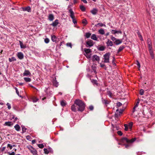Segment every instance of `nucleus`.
I'll use <instances>...</instances> for the list:
<instances>
[{"label": "nucleus", "mask_w": 155, "mask_h": 155, "mask_svg": "<svg viewBox=\"0 0 155 155\" xmlns=\"http://www.w3.org/2000/svg\"><path fill=\"white\" fill-rule=\"evenodd\" d=\"M117 105L118 107L122 105V104L120 102H118L117 103Z\"/></svg>", "instance_id": "60"}, {"label": "nucleus", "mask_w": 155, "mask_h": 155, "mask_svg": "<svg viewBox=\"0 0 155 155\" xmlns=\"http://www.w3.org/2000/svg\"><path fill=\"white\" fill-rule=\"evenodd\" d=\"M150 54L151 55V56H152V57H153L154 56H153V52L152 51H151V50H150Z\"/></svg>", "instance_id": "63"}, {"label": "nucleus", "mask_w": 155, "mask_h": 155, "mask_svg": "<svg viewBox=\"0 0 155 155\" xmlns=\"http://www.w3.org/2000/svg\"><path fill=\"white\" fill-rule=\"evenodd\" d=\"M104 49H105V48L103 46H101L99 48V50L100 51H103L104 50Z\"/></svg>", "instance_id": "46"}, {"label": "nucleus", "mask_w": 155, "mask_h": 155, "mask_svg": "<svg viewBox=\"0 0 155 155\" xmlns=\"http://www.w3.org/2000/svg\"><path fill=\"white\" fill-rule=\"evenodd\" d=\"M147 44L149 50H151L152 49V47L151 46V42L150 38H148L147 40Z\"/></svg>", "instance_id": "6"}, {"label": "nucleus", "mask_w": 155, "mask_h": 155, "mask_svg": "<svg viewBox=\"0 0 155 155\" xmlns=\"http://www.w3.org/2000/svg\"><path fill=\"white\" fill-rule=\"evenodd\" d=\"M110 54L109 53H106L103 56L104 62V63H109L110 62L109 58Z\"/></svg>", "instance_id": "3"}, {"label": "nucleus", "mask_w": 155, "mask_h": 155, "mask_svg": "<svg viewBox=\"0 0 155 155\" xmlns=\"http://www.w3.org/2000/svg\"><path fill=\"white\" fill-rule=\"evenodd\" d=\"M132 125H133L132 122H130L129 123L128 125V127H129L130 129H131V128L132 126Z\"/></svg>", "instance_id": "42"}, {"label": "nucleus", "mask_w": 155, "mask_h": 155, "mask_svg": "<svg viewBox=\"0 0 155 155\" xmlns=\"http://www.w3.org/2000/svg\"><path fill=\"white\" fill-rule=\"evenodd\" d=\"M91 38L94 40L98 41V39L95 34H93L91 36Z\"/></svg>", "instance_id": "21"}, {"label": "nucleus", "mask_w": 155, "mask_h": 155, "mask_svg": "<svg viewBox=\"0 0 155 155\" xmlns=\"http://www.w3.org/2000/svg\"><path fill=\"white\" fill-rule=\"evenodd\" d=\"M144 93V90L142 89H140V94L141 95H143V94Z\"/></svg>", "instance_id": "44"}, {"label": "nucleus", "mask_w": 155, "mask_h": 155, "mask_svg": "<svg viewBox=\"0 0 155 155\" xmlns=\"http://www.w3.org/2000/svg\"><path fill=\"white\" fill-rule=\"evenodd\" d=\"M138 37L139 38H140V40L141 41H143V39L142 37L141 36V35L140 34V33H138Z\"/></svg>", "instance_id": "49"}, {"label": "nucleus", "mask_w": 155, "mask_h": 155, "mask_svg": "<svg viewBox=\"0 0 155 155\" xmlns=\"http://www.w3.org/2000/svg\"><path fill=\"white\" fill-rule=\"evenodd\" d=\"M72 19V21L74 23V24H76L77 23V22L76 20V19L74 18H73V19Z\"/></svg>", "instance_id": "50"}, {"label": "nucleus", "mask_w": 155, "mask_h": 155, "mask_svg": "<svg viewBox=\"0 0 155 155\" xmlns=\"http://www.w3.org/2000/svg\"><path fill=\"white\" fill-rule=\"evenodd\" d=\"M22 129V131L23 133H24L26 131L27 129L25 127V126L21 125V126Z\"/></svg>", "instance_id": "34"}, {"label": "nucleus", "mask_w": 155, "mask_h": 155, "mask_svg": "<svg viewBox=\"0 0 155 155\" xmlns=\"http://www.w3.org/2000/svg\"><path fill=\"white\" fill-rule=\"evenodd\" d=\"M53 84L56 87H57L58 85V83L56 80V79L55 80H54L53 81Z\"/></svg>", "instance_id": "22"}, {"label": "nucleus", "mask_w": 155, "mask_h": 155, "mask_svg": "<svg viewBox=\"0 0 155 155\" xmlns=\"http://www.w3.org/2000/svg\"><path fill=\"white\" fill-rule=\"evenodd\" d=\"M52 150V149L50 147L48 148V150L46 148H44V153L46 154H47L49 153V150L51 151Z\"/></svg>", "instance_id": "17"}, {"label": "nucleus", "mask_w": 155, "mask_h": 155, "mask_svg": "<svg viewBox=\"0 0 155 155\" xmlns=\"http://www.w3.org/2000/svg\"><path fill=\"white\" fill-rule=\"evenodd\" d=\"M15 129L17 131H19L20 130V126L18 124H16L15 126Z\"/></svg>", "instance_id": "23"}, {"label": "nucleus", "mask_w": 155, "mask_h": 155, "mask_svg": "<svg viewBox=\"0 0 155 155\" xmlns=\"http://www.w3.org/2000/svg\"><path fill=\"white\" fill-rule=\"evenodd\" d=\"M22 10L23 11H27L28 12H31V8L29 6L25 7H23L22 8Z\"/></svg>", "instance_id": "7"}, {"label": "nucleus", "mask_w": 155, "mask_h": 155, "mask_svg": "<svg viewBox=\"0 0 155 155\" xmlns=\"http://www.w3.org/2000/svg\"><path fill=\"white\" fill-rule=\"evenodd\" d=\"M31 75V73L29 72L28 70H25L23 74L24 76H30Z\"/></svg>", "instance_id": "12"}, {"label": "nucleus", "mask_w": 155, "mask_h": 155, "mask_svg": "<svg viewBox=\"0 0 155 155\" xmlns=\"http://www.w3.org/2000/svg\"><path fill=\"white\" fill-rule=\"evenodd\" d=\"M114 42L116 45H118L122 43V41L120 39H117Z\"/></svg>", "instance_id": "13"}, {"label": "nucleus", "mask_w": 155, "mask_h": 155, "mask_svg": "<svg viewBox=\"0 0 155 155\" xmlns=\"http://www.w3.org/2000/svg\"><path fill=\"white\" fill-rule=\"evenodd\" d=\"M6 105L8 106V108L9 110L11 109V104L8 103H7L6 104Z\"/></svg>", "instance_id": "47"}, {"label": "nucleus", "mask_w": 155, "mask_h": 155, "mask_svg": "<svg viewBox=\"0 0 155 155\" xmlns=\"http://www.w3.org/2000/svg\"><path fill=\"white\" fill-rule=\"evenodd\" d=\"M54 19V16L52 14H49L48 16V19L50 21H52Z\"/></svg>", "instance_id": "18"}, {"label": "nucleus", "mask_w": 155, "mask_h": 155, "mask_svg": "<svg viewBox=\"0 0 155 155\" xmlns=\"http://www.w3.org/2000/svg\"><path fill=\"white\" fill-rule=\"evenodd\" d=\"M92 60L93 61H99L100 60V57L96 55H94L92 57Z\"/></svg>", "instance_id": "9"}, {"label": "nucleus", "mask_w": 155, "mask_h": 155, "mask_svg": "<svg viewBox=\"0 0 155 155\" xmlns=\"http://www.w3.org/2000/svg\"><path fill=\"white\" fill-rule=\"evenodd\" d=\"M111 39L114 41H115V40L117 39V38H115L113 37L112 35L111 36Z\"/></svg>", "instance_id": "48"}, {"label": "nucleus", "mask_w": 155, "mask_h": 155, "mask_svg": "<svg viewBox=\"0 0 155 155\" xmlns=\"http://www.w3.org/2000/svg\"><path fill=\"white\" fill-rule=\"evenodd\" d=\"M8 153L9 155H15V153L14 152H12V153L8 152Z\"/></svg>", "instance_id": "58"}, {"label": "nucleus", "mask_w": 155, "mask_h": 155, "mask_svg": "<svg viewBox=\"0 0 155 155\" xmlns=\"http://www.w3.org/2000/svg\"><path fill=\"white\" fill-rule=\"evenodd\" d=\"M125 147L127 148H128L130 146V144H125Z\"/></svg>", "instance_id": "59"}, {"label": "nucleus", "mask_w": 155, "mask_h": 155, "mask_svg": "<svg viewBox=\"0 0 155 155\" xmlns=\"http://www.w3.org/2000/svg\"><path fill=\"white\" fill-rule=\"evenodd\" d=\"M67 45L68 46V47H71V43H67Z\"/></svg>", "instance_id": "62"}, {"label": "nucleus", "mask_w": 155, "mask_h": 155, "mask_svg": "<svg viewBox=\"0 0 155 155\" xmlns=\"http://www.w3.org/2000/svg\"><path fill=\"white\" fill-rule=\"evenodd\" d=\"M58 19H56L51 25L53 27H56L58 25Z\"/></svg>", "instance_id": "14"}, {"label": "nucleus", "mask_w": 155, "mask_h": 155, "mask_svg": "<svg viewBox=\"0 0 155 155\" xmlns=\"http://www.w3.org/2000/svg\"><path fill=\"white\" fill-rule=\"evenodd\" d=\"M84 55L86 56V58L88 59L90 58H91V54H84Z\"/></svg>", "instance_id": "41"}, {"label": "nucleus", "mask_w": 155, "mask_h": 155, "mask_svg": "<svg viewBox=\"0 0 155 155\" xmlns=\"http://www.w3.org/2000/svg\"><path fill=\"white\" fill-rule=\"evenodd\" d=\"M61 105L63 107L65 106L66 105V103L63 101H62L61 102Z\"/></svg>", "instance_id": "40"}, {"label": "nucleus", "mask_w": 155, "mask_h": 155, "mask_svg": "<svg viewBox=\"0 0 155 155\" xmlns=\"http://www.w3.org/2000/svg\"><path fill=\"white\" fill-rule=\"evenodd\" d=\"M8 60L10 62H11L12 61H16V59L15 57H12L11 58H9Z\"/></svg>", "instance_id": "30"}, {"label": "nucleus", "mask_w": 155, "mask_h": 155, "mask_svg": "<svg viewBox=\"0 0 155 155\" xmlns=\"http://www.w3.org/2000/svg\"><path fill=\"white\" fill-rule=\"evenodd\" d=\"M89 108L91 110H92L94 109V107L93 106L91 105L89 107Z\"/></svg>", "instance_id": "61"}, {"label": "nucleus", "mask_w": 155, "mask_h": 155, "mask_svg": "<svg viewBox=\"0 0 155 155\" xmlns=\"http://www.w3.org/2000/svg\"><path fill=\"white\" fill-rule=\"evenodd\" d=\"M98 26L100 27L104 26L106 27L105 25L103 23H99Z\"/></svg>", "instance_id": "52"}, {"label": "nucleus", "mask_w": 155, "mask_h": 155, "mask_svg": "<svg viewBox=\"0 0 155 155\" xmlns=\"http://www.w3.org/2000/svg\"><path fill=\"white\" fill-rule=\"evenodd\" d=\"M28 148L33 155H38L37 151L32 147L29 146L28 147Z\"/></svg>", "instance_id": "4"}, {"label": "nucleus", "mask_w": 155, "mask_h": 155, "mask_svg": "<svg viewBox=\"0 0 155 155\" xmlns=\"http://www.w3.org/2000/svg\"><path fill=\"white\" fill-rule=\"evenodd\" d=\"M100 67L101 68H104L105 69H106V67L105 65L104 64H102V63H100L99 64Z\"/></svg>", "instance_id": "39"}, {"label": "nucleus", "mask_w": 155, "mask_h": 155, "mask_svg": "<svg viewBox=\"0 0 155 155\" xmlns=\"http://www.w3.org/2000/svg\"><path fill=\"white\" fill-rule=\"evenodd\" d=\"M124 48V46H121L119 47V48L117 51V53H119L120 51H122Z\"/></svg>", "instance_id": "28"}, {"label": "nucleus", "mask_w": 155, "mask_h": 155, "mask_svg": "<svg viewBox=\"0 0 155 155\" xmlns=\"http://www.w3.org/2000/svg\"><path fill=\"white\" fill-rule=\"evenodd\" d=\"M47 90H48L46 89V90H45V92L46 93V94L45 95H44L42 94V96L41 95L40 96L41 99L43 101L45 99H46V98L47 97H48V96H50V94L49 93V94H48L47 92Z\"/></svg>", "instance_id": "5"}, {"label": "nucleus", "mask_w": 155, "mask_h": 155, "mask_svg": "<svg viewBox=\"0 0 155 155\" xmlns=\"http://www.w3.org/2000/svg\"><path fill=\"white\" fill-rule=\"evenodd\" d=\"M82 23L84 24V26H85L87 23V20L86 19H84L82 20Z\"/></svg>", "instance_id": "32"}, {"label": "nucleus", "mask_w": 155, "mask_h": 155, "mask_svg": "<svg viewBox=\"0 0 155 155\" xmlns=\"http://www.w3.org/2000/svg\"><path fill=\"white\" fill-rule=\"evenodd\" d=\"M19 42L20 47L21 48H26L25 46L23 44V43L21 41H19Z\"/></svg>", "instance_id": "25"}, {"label": "nucleus", "mask_w": 155, "mask_h": 155, "mask_svg": "<svg viewBox=\"0 0 155 155\" xmlns=\"http://www.w3.org/2000/svg\"><path fill=\"white\" fill-rule=\"evenodd\" d=\"M38 99L36 97L34 98L33 99V101L34 102H36L38 101Z\"/></svg>", "instance_id": "53"}, {"label": "nucleus", "mask_w": 155, "mask_h": 155, "mask_svg": "<svg viewBox=\"0 0 155 155\" xmlns=\"http://www.w3.org/2000/svg\"><path fill=\"white\" fill-rule=\"evenodd\" d=\"M51 39L52 41L53 42H54L56 41V37L54 35L52 36L51 37Z\"/></svg>", "instance_id": "35"}, {"label": "nucleus", "mask_w": 155, "mask_h": 155, "mask_svg": "<svg viewBox=\"0 0 155 155\" xmlns=\"http://www.w3.org/2000/svg\"><path fill=\"white\" fill-rule=\"evenodd\" d=\"M24 80L26 82H30L31 81V78H29L25 77L24 78Z\"/></svg>", "instance_id": "27"}, {"label": "nucleus", "mask_w": 155, "mask_h": 155, "mask_svg": "<svg viewBox=\"0 0 155 155\" xmlns=\"http://www.w3.org/2000/svg\"><path fill=\"white\" fill-rule=\"evenodd\" d=\"M106 44L107 46H112L113 45V42L109 39H108Z\"/></svg>", "instance_id": "15"}, {"label": "nucleus", "mask_w": 155, "mask_h": 155, "mask_svg": "<svg viewBox=\"0 0 155 155\" xmlns=\"http://www.w3.org/2000/svg\"><path fill=\"white\" fill-rule=\"evenodd\" d=\"M102 101L103 103L106 104H109V102L105 99H102Z\"/></svg>", "instance_id": "36"}, {"label": "nucleus", "mask_w": 155, "mask_h": 155, "mask_svg": "<svg viewBox=\"0 0 155 155\" xmlns=\"http://www.w3.org/2000/svg\"><path fill=\"white\" fill-rule=\"evenodd\" d=\"M69 11L70 14V16L71 17V18L72 19H73V18H74L75 16L74 15V12L72 9H70L69 10Z\"/></svg>", "instance_id": "10"}, {"label": "nucleus", "mask_w": 155, "mask_h": 155, "mask_svg": "<svg viewBox=\"0 0 155 155\" xmlns=\"http://www.w3.org/2000/svg\"><path fill=\"white\" fill-rule=\"evenodd\" d=\"M74 104L78 106V111H83L85 107V104L82 101L79 100H76L74 102Z\"/></svg>", "instance_id": "1"}, {"label": "nucleus", "mask_w": 155, "mask_h": 155, "mask_svg": "<svg viewBox=\"0 0 155 155\" xmlns=\"http://www.w3.org/2000/svg\"><path fill=\"white\" fill-rule=\"evenodd\" d=\"M7 147H9L10 150H11L12 148V145L10 144H8Z\"/></svg>", "instance_id": "54"}, {"label": "nucleus", "mask_w": 155, "mask_h": 155, "mask_svg": "<svg viewBox=\"0 0 155 155\" xmlns=\"http://www.w3.org/2000/svg\"><path fill=\"white\" fill-rule=\"evenodd\" d=\"M38 146L40 148H42L44 147V145L43 144H38Z\"/></svg>", "instance_id": "45"}, {"label": "nucleus", "mask_w": 155, "mask_h": 155, "mask_svg": "<svg viewBox=\"0 0 155 155\" xmlns=\"http://www.w3.org/2000/svg\"><path fill=\"white\" fill-rule=\"evenodd\" d=\"M86 44L89 47H91L93 45V41H88L86 42Z\"/></svg>", "instance_id": "19"}, {"label": "nucleus", "mask_w": 155, "mask_h": 155, "mask_svg": "<svg viewBox=\"0 0 155 155\" xmlns=\"http://www.w3.org/2000/svg\"><path fill=\"white\" fill-rule=\"evenodd\" d=\"M136 140V138H135L132 139L131 140H129L127 138L123 137L121 139L120 141L121 143L126 142L127 143H132L135 141Z\"/></svg>", "instance_id": "2"}, {"label": "nucleus", "mask_w": 155, "mask_h": 155, "mask_svg": "<svg viewBox=\"0 0 155 155\" xmlns=\"http://www.w3.org/2000/svg\"><path fill=\"white\" fill-rule=\"evenodd\" d=\"M12 119H14L15 120H16L18 119V118L17 117H15L14 116H13L12 117Z\"/></svg>", "instance_id": "64"}, {"label": "nucleus", "mask_w": 155, "mask_h": 155, "mask_svg": "<svg viewBox=\"0 0 155 155\" xmlns=\"http://www.w3.org/2000/svg\"><path fill=\"white\" fill-rule=\"evenodd\" d=\"M44 41L46 43L48 44L49 42V40L48 38H46L45 39Z\"/></svg>", "instance_id": "43"}, {"label": "nucleus", "mask_w": 155, "mask_h": 155, "mask_svg": "<svg viewBox=\"0 0 155 155\" xmlns=\"http://www.w3.org/2000/svg\"><path fill=\"white\" fill-rule=\"evenodd\" d=\"M14 88L16 90V92L17 94L18 95V96H19L20 97H21V96L19 94V91H18V90L17 89V88L16 87H14Z\"/></svg>", "instance_id": "37"}, {"label": "nucleus", "mask_w": 155, "mask_h": 155, "mask_svg": "<svg viewBox=\"0 0 155 155\" xmlns=\"http://www.w3.org/2000/svg\"><path fill=\"white\" fill-rule=\"evenodd\" d=\"M91 35V33L90 32H88L86 33L85 36L87 38H89Z\"/></svg>", "instance_id": "31"}, {"label": "nucleus", "mask_w": 155, "mask_h": 155, "mask_svg": "<svg viewBox=\"0 0 155 155\" xmlns=\"http://www.w3.org/2000/svg\"><path fill=\"white\" fill-rule=\"evenodd\" d=\"M112 33L115 34L116 33L122 34V32L120 30L117 31L114 30H112L111 31Z\"/></svg>", "instance_id": "20"}, {"label": "nucleus", "mask_w": 155, "mask_h": 155, "mask_svg": "<svg viewBox=\"0 0 155 155\" xmlns=\"http://www.w3.org/2000/svg\"><path fill=\"white\" fill-rule=\"evenodd\" d=\"M80 8L82 12H84L85 11V8L83 5H80Z\"/></svg>", "instance_id": "33"}, {"label": "nucleus", "mask_w": 155, "mask_h": 155, "mask_svg": "<svg viewBox=\"0 0 155 155\" xmlns=\"http://www.w3.org/2000/svg\"><path fill=\"white\" fill-rule=\"evenodd\" d=\"M117 133L120 136L122 135L123 134L122 132L120 131H118L117 132Z\"/></svg>", "instance_id": "56"}, {"label": "nucleus", "mask_w": 155, "mask_h": 155, "mask_svg": "<svg viewBox=\"0 0 155 155\" xmlns=\"http://www.w3.org/2000/svg\"><path fill=\"white\" fill-rule=\"evenodd\" d=\"M13 125V123L11 121L6 122L4 124V126H8L9 127H12Z\"/></svg>", "instance_id": "8"}, {"label": "nucleus", "mask_w": 155, "mask_h": 155, "mask_svg": "<svg viewBox=\"0 0 155 155\" xmlns=\"http://www.w3.org/2000/svg\"><path fill=\"white\" fill-rule=\"evenodd\" d=\"M17 56L18 58L20 59H22L24 58L23 54L21 52H18L17 53Z\"/></svg>", "instance_id": "11"}, {"label": "nucleus", "mask_w": 155, "mask_h": 155, "mask_svg": "<svg viewBox=\"0 0 155 155\" xmlns=\"http://www.w3.org/2000/svg\"><path fill=\"white\" fill-rule=\"evenodd\" d=\"M139 103V101H137L136 105H135V106L134 107V109L135 108H136L138 106Z\"/></svg>", "instance_id": "55"}, {"label": "nucleus", "mask_w": 155, "mask_h": 155, "mask_svg": "<svg viewBox=\"0 0 155 155\" xmlns=\"http://www.w3.org/2000/svg\"><path fill=\"white\" fill-rule=\"evenodd\" d=\"M107 94L110 98H112V94L110 91H107Z\"/></svg>", "instance_id": "38"}, {"label": "nucleus", "mask_w": 155, "mask_h": 155, "mask_svg": "<svg viewBox=\"0 0 155 155\" xmlns=\"http://www.w3.org/2000/svg\"><path fill=\"white\" fill-rule=\"evenodd\" d=\"M74 104L72 105L71 107V109L72 111L74 112H76V108Z\"/></svg>", "instance_id": "29"}, {"label": "nucleus", "mask_w": 155, "mask_h": 155, "mask_svg": "<svg viewBox=\"0 0 155 155\" xmlns=\"http://www.w3.org/2000/svg\"><path fill=\"white\" fill-rule=\"evenodd\" d=\"M137 64L138 67L139 68H140V65L139 62L138 61H137Z\"/></svg>", "instance_id": "57"}, {"label": "nucleus", "mask_w": 155, "mask_h": 155, "mask_svg": "<svg viewBox=\"0 0 155 155\" xmlns=\"http://www.w3.org/2000/svg\"><path fill=\"white\" fill-rule=\"evenodd\" d=\"M84 51L85 53V54H88L91 52V49L86 48H84Z\"/></svg>", "instance_id": "24"}, {"label": "nucleus", "mask_w": 155, "mask_h": 155, "mask_svg": "<svg viewBox=\"0 0 155 155\" xmlns=\"http://www.w3.org/2000/svg\"><path fill=\"white\" fill-rule=\"evenodd\" d=\"M98 32L100 34L103 35L104 34L105 31L104 29H101L99 30Z\"/></svg>", "instance_id": "26"}, {"label": "nucleus", "mask_w": 155, "mask_h": 155, "mask_svg": "<svg viewBox=\"0 0 155 155\" xmlns=\"http://www.w3.org/2000/svg\"><path fill=\"white\" fill-rule=\"evenodd\" d=\"M97 12H98V10L96 8H93L91 11V13L94 15H95L97 13Z\"/></svg>", "instance_id": "16"}, {"label": "nucleus", "mask_w": 155, "mask_h": 155, "mask_svg": "<svg viewBox=\"0 0 155 155\" xmlns=\"http://www.w3.org/2000/svg\"><path fill=\"white\" fill-rule=\"evenodd\" d=\"M124 126L125 127V130L126 131L128 129V125L127 124H125Z\"/></svg>", "instance_id": "51"}]
</instances>
